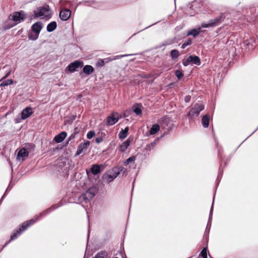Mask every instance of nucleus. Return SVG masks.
I'll list each match as a JSON object with an SVG mask.
<instances>
[{
  "label": "nucleus",
  "mask_w": 258,
  "mask_h": 258,
  "mask_svg": "<svg viewBox=\"0 0 258 258\" xmlns=\"http://www.w3.org/2000/svg\"><path fill=\"white\" fill-rule=\"evenodd\" d=\"M61 206V205L59 204L53 205L50 208H48L46 210L41 213L39 215H36L34 216V217L33 219L27 221L25 222L22 224L19 229L18 230L15 231L13 232V233L11 235V240H13L16 239L17 237L19 235H20L24 230L27 229L30 226L34 224L35 222L38 221L40 217L46 215L53 210L58 208Z\"/></svg>",
  "instance_id": "f257e3e1"
},
{
  "label": "nucleus",
  "mask_w": 258,
  "mask_h": 258,
  "mask_svg": "<svg viewBox=\"0 0 258 258\" xmlns=\"http://www.w3.org/2000/svg\"><path fill=\"white\" fill-rule=\"evenodd\" d=\"M51 17V12L48 6L40 7L34 11V14L32 15L31 19L40 18L50 19Z\"/></svg>",
  "instance_id": "f03ea898"
},
{
  "label": "nucleus",
  "mask_w": 258,
  "mask_h": 258,
  "mask_svg": "<svg viewBox=\"0 0 258 258\" xmlns=\"http://www.w3.org/2000/svg\"><path fill=\"white\" fill-rule=\"evenodd\" d=\"M125 171V169L123 167L118 169L114 168L111 171L105 173L102 177V179L104 182L109 183L117 177L121 172H123L124 174Z\"/></svg>",
  "instance_id": "7ed1b4c3"
},
{
  "label": "nucleus",
  "mask_w": 258,
  "mask_h": 258,
  "mask_svg": "<svg viewBox=\"0 0 258 258\" xmlns=\"http://www.w3.org/2000/svg\"><path fill=\"white\" fill-rule=\"evenodd\" d=\"M15 22L14 24H12L11 25H5V28L8 29H10L15 25L23 22L26 19V15L24 11L20 12H16L13 13V15H11L9 16V18L11 19Z\"/></svg>",
  "instance_id": "20e7f679"
},
{
  "label": "nucleus",
  "mask_w": 258,
  "mask_h": 258,
  "mask_svg": "<svg viewBox=\"0 0 258 258\" xmlns=\"http://www.w3.org/2000/svg\"><path fill=\"white\" fill-rule=\"evenodd\" d=\"M97 192V189L96 187H91L79 197V201L81 203H87L94 198Z\"/></svg>",
  "instance_id": "39448f33"
},
{
  "label": "nucleus",
  "mask_w": 258,
  "mask_h": 258,
  "mask_svg": "<svg viewBox=\"0 0 258 258\" xmlns=\"http://www.w3.org/2000/svg\"><path fill=\"white\" fill-rule=\"evenodd\" d=\"M204 105L201 103H196L190 110L188 113L187 114V116L189 119H192L195 117L198 116L200 112L204 110Z\"/></svg>",
  "instance_id": "423d86ee"
},
{
  "label": "nucleus",
  "mask_w": 258,
  "mask_h": 258,
  "mask_svg": "<svg viewBox=\"0 0 258 258\" xmlns=\"http://www.w3.org/2000/svg\"><path fill=\"white\" fill-rule=\"evenodd\" d=\"M121 116L117 112H113L111 115L108 116L107 118L106 124L112 125L116 123Z\"/></svg>",
  "instance_id": "0eeeda50"
},
{
  "label": "nucleus",
  "mask_w": 258,
  "mask_h": 258,
  "mask_svg": "<svg viewBox=\"0 0 258 258\" xmlns=\"http://www.w3.org/2000/svg\"><path fill=\"white\" fill-rule=\"evenodd\" d=\"M83 66V62L80 60H75L71 62L68 67V70L73 73L77 70L78 69L81 68Z\"/></svg>",
  "instance_id": "6e6552de"
},
{
  "label": "nucleus",
  "mask_w": 258,
  "mask_h": 258,
  "mask_svg": "<svg viewBox=\"0 0 258 258\" xmlns=\"http://www.w3.org/2000/svg\"><path fill=\"white\" fill-rule=\"evenodd\" d=\"M29 155L28 151L25 148H22L18 151L17 159L19 161H23L25 158Z\"/></svg>",
  "instance_id": "1a4fd4ad"
},
{
  "label": "nucleus",
  "mask_w": 258,
  "mask_h": 258,
  "mask_svg": "<svg viewBox=\"0 0 258 258\" xmlns=\"http://www.w3.org/2000/svg\"><path fill=\"white\" fill-rule=\"evenodd\" d=\"M71 12L67 9H61L59 14V17L62 21L68 20L71 16Z\"/></svg>",
  "instance_id": "9d476101"
},
{
  "label": "nucleus",
  "mask_w": 258,
  "mask_h": 258,
  "mask_svg": "<svg viewBox=\"0 0 258 258\" xmlns=\"http://www.w3.org/2000/svg\"><path fill=\"white\" fill-rule=\"evenodd\" d=\"M33 109L30 107H27L21 111V119L24 120L30 117L33 113Z\"/></svg>",
  "instance_id": "9b49d317"
},
{
  "label": "nucleus",
  "mask_w": 258,
  "mask_h": 258,
  "mask_svg": "<svg viewBox=\"0 0 258 258\" xmlns=\"http://www.w3.org/2000/svg\"><path fill=\"white\" fill-rule=\"evenodd\" d=\"M90 142L88 141L80 144L77 151V155H80L84 151L86 150L90 146Z\"/></svg>",
  "instance_id": "f8f14e48"
},
{
  "label": "nucleus",
  "mask_w": 258,
  "mask_h": 258,
  "mask_svg": "<svg viewBox=\"0 0 258 258\" xmlns=\"http://www.w3.org/2000/svg\"><path fill=\"white\" fill-rule=\"evenodd\" d=\"M42 28V23L40 22H37L31 26V31L39 34Z\"/></svg>",
  "instance_id": "ddd939ff"
},
{
  "label": "nucleus",
  "mask_w": 258,
  "mask_h": 258,
  "mask_svg": "<svg viewBox=\"0 0 258 258\" xmlns=\"http://www.w3.org/2000/svg\"><path fill=\"white\" fill-rule=\"evenodd\" d=\"M188 61L192 64L200 66L201 64V60L199 56L196 55H190L188 57Z\"/></svg>",
  "instance_id": "4468645a"
},
{
  "label": "nucleus",
  "mask_w": 258,
  "mask_h": 258,
  "mask_svg": "<svg viewBox=\"0 0 258 258\" xmlns=\"http://www.w3.org/2000/svg\"><path fill=\"white\" fill-rule=\"evenodd\" d=\"M67 133L66 132H62L55 136L54 140L57 143L62 142L66 138Z\"/></svg>",
  "instance_id": "2eb2a0df"
},
{
  "label": "nucleus",
  "mask_w": 258,
  "mask_h": 258,
  "mask_svg": "<svg viewBox=\"0 0 258 258\" xmlns=\"http://www.w3.org/2000/svg\"><path fill=\"white\" fill-rule=\"evenodd\" d=\"M223 19V16L222 15H220L217 17L211 19L210 20V23H211L213 27H215L216 26H218L219 24H220L222 21Z\"/></svg>",
  "instance_id": "dca6fc26"
},
{
  "label": "nucleus",
  "mask_w": 258,
  "mask_h": 258,
  "mask_svg": "<svg viewBox=\"0 0 258 258\" xmlns=\"http://www.w3.org/2000/svg\"><path fill=\"white\" fill-rule=\"evenodd\" d=\"M102 165L94 164L91 168V172L94 175H96L101 172L100 168Z\"/></svg>",
  "instance_id": "f3484780"
},
{
  "label": "nucleus",
  "mask_w": 258,
  "mask_h": 258,
  "mask_svg": "<svg viewBox=\"0 0 258 258\" xmlns=\"http://www.w3.org/2000/svg\"><path fill=\"white\" fill-rule=\"evenodd\" d=\"M94 71V68L91 65H86L83 69V72L84 74L89 75Z\"/></svg>",
  "instance_id": "a211bd4d"
},
{
  "label": "nucleus",
  "mask_w": 258,
  "mask_h": 258,
  "mask_svg": "<svg viewBox=\"0 0 258 258\" xmlns=\"http://www.w3.org/2000/svg\"><path fill=\"white\" fill-rule=\"evenodd\" d=\"M210 116L208 114L204 115L202 118V123L204 127H208L209 125Z\"/></svg>",
  "instance_id": "6ab92c4d"
},
{
  "label": "nucleus",
  "mask_w": 258,
  "mask_h": 258,
  "mask_svg": "<svg viewBox=\"0 0 258 258\" xmlns=\"http://www.w3.org/2000/svg\"><path fill=\"white\" fill-rule=\"evenodd\" d=\"M56 22L55 21H52L47 25L46 28L47 31L48 32H51L56 28Z\"/></svg>",
  "instance_id": "aec40b11"
},
{
  "label": "nucleus",
  "mask_w": 258,
  "mask_h": 258,
  "mask_svg": "<svg viewBox=\"0 0 258 258\" xmlns=\"http://www.w3.org/2000/svg\"><path fill=\"white\" fill-rule=\"evenodd\" d=\"M136 160V157L132 156L129 157L125 160L124 163L125 166L131 164L130 167H134L135 166V161Z\"/></svg>",
  "instance_id": "412c9836"
},
{
  "label": "nucleus",
  "mask_w": 258,
  "mask_h": 258,
  "mask_svg": "<svg viewBox=\"0 0 258 258\" xmlns=\"http://www.w3.org/2000/svg\"><path fill=\"white\" fill-rule=\"evenodd\" d=\"M130 145L129 140H126L121 145H120L119 149L121 152H124Z\"/></svg>",
  "instance_id": "4be33fe9"
},
{
  "label": "nucleus",
  "mask_w": 258,
  "mask_h": 258,
  "mask_svg": "<svg viewBox=\"0 0 258 258\" xmlns=\"http://www.w3.org/2000/svg\"><path fill=\"white\" fill-rule=\"evenodd\" d=\"M129 130L128 127H126L124 130H121L119 133V137L120 139H124L125 138L128 134V132Z\"/></svg>",
  "instance_id": "5701e85b"
},
{
  "label": "nucleus",
  "mask_w": 258,
  "mask_h": 258,
  "mask_svg": "<svg viewBox=\"0 0 258 258\" xmlns=\"http://www.w3.org/2000/svg\"><path fill=\"white\" fill-rule=\"evenodd\" d=\"M35 147V146L34 144L32 143H28L25 144L23 148H25L27 149V151H28V153H29L34 152Z\"/></svg>",
  "instance_id": "b1692460"
},
{
  "label": "nucleus",
  "mask_w": 258,
  "mask_h": 258,
  "mask_svg": "<svg viewBox=\"0 0 258 258\" xmlns=\"http://www.w3.org/2000/svg\"><path fill=\"white\" fill-rule=\"evenodd\" d=\"M160 130V126L157 124H154L151 127L150 134L151 135H155Z\"/></svg>",
  "instance_id": "393cba45"
},
{
  "label": "nucleus",
  "mask_w": 258,
  "mask_h": 258,
  "mask_svg": "<svg viewBox=\"0 0 258 258\" xmlns=\"http://www.w3.org/2000/svg\"><path fill=\"white\" fill-rule=\"evenodd\" d=\"M94 258H109L107 252L106 251H101L98 252Z\"/></svg>",
  "instance_id": "a878e982"
},
{
  "label": "nucleus",
  "mask_w": 258,
  "mask_h": 258,
  "mask_svg": "<svg viewBox=\"0 0 258 258\" xmlns=\"http://www.w3.org/2000/svg\"><path fill=\"white\" fill-rule=\"evenodd\" d=\"M201 32V28L193 29L187 32V35H192L194 37L197 36Z\"/></svg>",
  "instance_id": "bb28decb"
},
{
  "label": "nucleus",
  "mask_w": 258,
  "mask_h": 258,
  "mask_svg": "<svg viewBox=\"0 0 258 258\" xmlns=\"http://www.w3.org/2000/svg\"><path fill=\"white\" fill-rule=\"evenodd\" d=\"M142 106L137 105L133 106V111L137 115H140L142 114Z\"/></svg>",
  "instance_id": "cd10ccee"
},
{
  "label": "nucleus",
  "mask_w": 258,
  "mask_h": 258,
  "mask_svg": "<svg viewBox=\"0 0 258 258\" xmlns=\"http://www.w3.org/2000/svg\"><path fill=\"white\" fill-rule=\"evenodd\" d=\"M39 35V34L36 33L33 31H31L29 34L28 38L30 40L35 41L38 39Z\"/></svg>",
  "instance_id": "c85d7f7f"
},
{
  "label": "nucleus",
  "mask_w": 258,
  "mask_h": 258,
  "mask_svg": "<svg viewBox=\"0 0 258 258\" xmlns=\"http://www.w3.org/2000/svg\"><path fill=\"white\" fill-rule=\"evenodd\" d=\"M213 201H214V198L213 199ZM213 204H214V201H213V204H212V207H211V208L210 210L209 218V221H208V224H207V229L208 228V227L209 226L210 227V226L211 225V220L212 219V214H213Z\"/></svg>",
  "instance_id": "c756f323"
},
{
  "label": "nucleus",
  "mask_w": 258,
  "mask_h": 258,
  "mask_svg": "<svg viewBox=\"0 0 258 258\" xmlns=\"http://www.w3.org/2000/svg\"><path fill=\"white\" fill-rule=\"evenodd\" d=\"M170 55L172 59H176L179 55V51L176 49L172 50L170 52Z\"/></svg>",
  "instance_id": "7c9ffc66"
},
{
  "label": "nucleus",
  "mask_w": 258,
  "mask_h": 258,
  "mask_svg": "<svg viewBox=\"0 0 258 258\" xmlns=\"http://www.w3.org/2000/svg\"><path fill=\"white\" fill-rule=\"evenodd\" d=\"M13 84V80L12 79H8L5 80L1 84V86H7Z\"/></svg>",
  "instance_id": "2f4dec72"
},
{
  "label": "nucleus",
  "mask_w": 258,
  "mask_h": 258,
  "mask_svg": "<svg viewBox=\"0 0 258 258\" xmlns=\"http://www.w3.org/2000/svg\"><path fill=\"white\" fill-rule=\"evenodd\" d=\"M191 40L189 38L187 39V40H185L184 42L182 43L181 48L182 49L185 48L187 46L190 45L191 44Z\"/></svg>",
  "instance_id": "473e14b6"
},
{
  "label": "nucleus",
  "mask_w": 258,
  "mask_h": 258,
  "mask_svg": "<svg viewBox=\"0 0 258 258\" xmlns=\"http://www.w3.org/2000/svg\"><path fill=\"white\" fill-rule=\"evenodd\" d=\"M201 26L202 28H204L213 27V26L212 25L211 23H210V20L207 23H206V22L202 23L201 24Z\"/></svg>",
  "instance_id": "72a5a7b5"
},
{
  "label": "nucleus",
  "mask_w": 258,
  "mask_h": 258,
  "mask_svg": "<svg viewBox=\"0 0 258 258\" xmlns=\"http://www.w3.org/2000/svg\"><path fill=\"white\" fill-rule=\"evenodd\" d=\"M201 256L203 258H207V249L206 248L204 247L201 252L200 253Z\"/></svg>",
  "instance_id": "f704fd0d"
},
{
  "label": "nucleus",
  "mask_w": 258,
  "mask_h": 258,
  "mask_svg": "<svg viewBox=\"0 0 258 258\" xmlns=\"http://www.w3.org/2000/svg\"><path fill=\"white\" fill-rule=\"evenodd\" d=\"M105 63V62L104 61V60H103L102 59H98V60L97 61V62L96 63V67H102L104 66Z\"/></svg>",
  "instance_id": "c9c22d12"
},
{
  "label": "nucleus",
  "mask_w": 258,
  "mask_h": 258,
  "mask_svg": "<svg viewBox=\"0 0 258 258\" xmlns=\"http://www.w3.org/2000/svg\"><path fill=\"white\" fill-rule=\"evenodd\" d=\"M175 74L178 79H181L183 76V74L179 70H176Z\"/></svg>",
  "instance_id": "e433bc0d"
},
{
  "label": "nucleus",
  "mask_w": 258,
  "mask_h": 258,
  "mask_svg": "<svg viewBox=\"0 0 258 258\" xmlns=\"http://www.w3.org/2000/svg\"><path fill=\"white\" fill-rule=\"evenodd\" d=\"M95 132L93 131H89L87 135V137L89 139H92L93 137L95 136Z\"/></svg>",
  "instance_id": "4c0bfd02"
},
{
  "label": "nucleus",
  "mask_w": 258,
  "mask_h": 258,
  "mask_svg": "<svg viewBox=\"0 0 258 258\" xmlns=\"http://www.w3.org/2000/svg\"><path fill=\"white\" fill-rule=\"evenodd\" d=\"M129 55H131V54H123V55H116V56H113L112 59L115 60V59H117L120 58L121 57L127 56Z\"/></svg>",
  "instance_id": "58836bf2"
},
{
  "label": "nucleus",
  "mask_w": 258,
  "mask_h": 258,
  "mask_svg": "<svg viewBox=\"0 0 258 258\" xmlns=\"http://www.w3.org/2000/svg\"><path fill=\"white\" fill-rule=\"evenodd\" d=\"M77 135V133L76 132H74L70 136V137L68 139V140L69 141H70L73 139H74L76 137V136Z\"/></svg>",
  "instance_id": "ea45409f"
},
{
  "label": "nucleus",
  "mask_w": 258,
  "mask_h": 258,
  "mask_svg": "<svg viewBox=\"0 0 258 258\" xmlns=\"http://www.w3.org/2000/svg\"><path fill=\"white\" fill-rule=\"evenodd\" d=\"M182 63H183V66L185 67L187 66L189 63H190V61H188V57L186 59H183L182 60Z\"/></svg>",
  "instance_id": "a19ab883"
},
{
  "label": "nucleus",
  "mask_w": 258,
  "mask_h": 258,
  "mask_svg": "<svg viewBox=\"0 0 258 258\" xmlns=\"http://www.w3.org/2000/svg\"><path fill=\"white\" fill-rule=\"evenodd\" d=\"M155 145V142L151 143L148 146V148H149V150H151L154 147Z\"/></svg>",
  "instance_id": "79ce46f5"
},
{
  "label": "nucleus",
  "mask_w": 258,
  "mask_h": 258,
  "mask_svg": "<svg viewBox=\"0 0 258 258\" xmlns=\"http://www.w3.org/2000/svg\"><path fill=\"white\" fill-rule=\"evenodd\" d=\"M190 96L189 95L186 96L184 97V101L185 102H188L190 100Z\"/></svg>",
  "instance_id": "37998d69"
},
{
  "label": "nucleus",
  "mask_w": 258,
  "mask_h": 258,
  "mask_svg": "<svg viewBox=\"0 0 258 258\" xmlns=\"http://www.w3.org/2000/svg\"><path fill=\"white\" fill-rule=\"evenodd\" d=\"M102 141V139L101 138H97L96 139V142L97 143H100Z\"/></svg>",
  "instance_id": "c03bdc74"
},
{
  "label": "nucleus",
  "mask_w": 258,
  "mask_h": 258,
  "mask_svg": "<svg viewBox=\"0 0 258 258\" xmlns=\"http://www.w3.org/2000/svg\"><path fill=\"white\" fill-rule=\"evenodd\" d=\"M112 59V57L106 58L104 59V60H106V62H109L110 61L113 60V59Z\"/></svg>",
  "instance_id": "a18cd8bd"
},
{
  "label": "nucleus",
  "mask_w": 258,
  "mask_h": 258,
  "mask_svg": "<svg viewBox=\"0 0 258 258\" xmlns=\"http://www.w3.org/2000/svg\"><path fill=\"white\" fill-rule=\"evenodd\" d=\"M10 74H11V71H10L9 72H8L7 73V74L5 75L4 78H6L10 76Z\"/></svg>",
  "instance_id": "49530a36"
},
{
  "label": "nucleus",
  "mask_w": 258,
  "mask_h": 258,
  "mask_svg": "<svg viewBox=\"0 0 258 258\" xmlns=\"http://www.w3.org/2000/svg\"><path fill=\"white\" fill-rule=\"evenodd\" d=\"M150 26H148V27H146L144 29L148 28V27H149Z\"/></svg>",
  "instance_id": "de8ad7c7"
},
{
  "label": "nucleus",
  "mask_w": 258,
  "mask_h": 258,
  "mask_svg": "<svg viewBox=\"0 0 258 258\" xmlns=\"http://www.w3.org/2000/svg\"><path fill=\"white\" fill-rule=\"evenodd\" d=\"M136 34V33H134V34L132 35V36H133L135 35Z\"/></svg>",
  "instance_id": "09e8293b"
},
{
  "label": "nucleus",
  "mask_w": 258,
  "mask_h": 258,
  "mask_svg": "<svg viewBox=\"0 0 258 258\" xmlns=\"http://www.w3.org/2000/svg\"><path fill=\"white\" fill-rule=\"evenodd\" d=\"M17 122H20V119H19V120H17Z\"/></svg>",
  "instance_id": "8fccbe9b"
}]
</instances>
